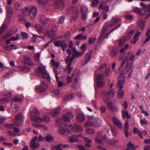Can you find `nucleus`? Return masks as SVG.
Instances as JSON below:
<instances>
[{
    "mask_svg": "<svg viewBox=\"0 0 150 150\" xmlns=\"http://www.w3.org/2000/svg\"><path fill=\"white\" fill-rule=\"evenodd\" d=\"M39 112L38 110L35 109L30 112L31 118L32 120L37 122H44L45 123H48L50 121V117L46 115H44L40 117L38 116Z\"/></svg>",
    "mask_w": 150,
    "mask_h": 150,
    "instance_id": "obj_1",
    "label": "nucleus"
},
{
    "mask_svg": "<svg viewBox=\"0 0 150 150\" xmlns=\"http://www.w3.org/2000/svg\"><path fill=\"white\" fill-rule=\"evenodd\" d=\"M120 20L115 17H113L108 26L104 25L102 27L100 35L99 37V40H102L104 39L109 34L108 31L109 28L112 27L115 25Z\"/></svg>",
    "mask_w": 150,
    "mask_h": 150,
    "instance_id": "obj_2",
    "label": "nucleus"
},
{
    "mask_svg": "<svg viewBox=\"0 0 150 150\" xmlns=\"http://www.w3.org/2000/svg\"><path fill=\"white\" fill-rule=\"evenodd\" d=\"M22 12L24 16H28L30 19H34L37 15L38 10L36 6L31 5L24 7Z\"/></svg>",
    "mask_w": 150,
    "mask_h": 150,
    "instance_id": "obj_3",
    "label": "nucleus"
},
{
    "mask_svg": "<svg viewBox=\"0 0 150 150\" xmlns=\"http://www.w3.org/2000/svg\"><path fill=\"white\" fill-rule=\"evenodd\" d=\"M15 123L11 124H6L4 125V126L5 128L9 129H13L14 126L16 125L19 126L23 123V119L22 114L19 113L16 116L14 120Z\"/></svg>",
    "mask_w": 150,
    "mask_h": 150,
    "instance_id": "obj_4",
    "label": "nucleus"
},
{
    "mask_svg": "<svg viewBox=\"0 0 150 150\" xmlns=\"http://www.w3.org/2000/svg\"><path fill=\"white\" fill-rule=\"evenodd\" d=\"M126 62L127 66L125 69V71L124 72V71H122L120 72L119 76L120 78L122 77L123 75H125V74L128 75L129 77L131 76L132 74V67L133 66V63H132L131 65H130L129 64L128 60L126 59V58H125V59L123 60L122 61V66H123Z\"/></svg>",
    "mask_w": 150,
    "mask_h": 150,
    "instance_id": "obj_5",
    "label": "nucleus"
},
{
    "mask_svg": "<svg viewBox=\"0 0 150 150\" xmlns=\"http://www.w3.org/2000/svg\"><path fill=\"white\" fill-rule=\"evenodd\" d=\"M125 82V80H119L117 85V88L119 91L117 95V97L120 99H121L123 98L124 94V91L122 90L123 88V85Z\"/></svg>",
    "mask_w": 150,
    "mask_h": 150,
    "instance_id": "obj_6",
    "label": "nucleus"
},
{
    "mask_svg": "<svg viewBox=\"0 0 150 150\" xmlns=\"http://www.w3.org/2000/svg\"><path fill=\"white\" fill-rule=\"evenodd\" d=\"M38 72L40 75H41L43 77L46 79H48L49 76L47 73L45 66L40 65L38 69Z\"/></svg>",
    "mask_w": 150,
    "mask_h": 150,
    "instance_id": "obj_7",
    "label": "nucleus"
},
{
    "mask_svg": "<svg viewBox=\"0 0 150 150\" xmlns=\"http://www.w3.org/2000/svg\"><path fill=\"white\" fill-rule=\"evenodd\" d=\"M106 138V136L103 132H99L97 134V136L95 139V142L100 144H103V142Z\"/></svg>",
    "mask_w": 150,
    "mask_h": 150,
    "instance_id": "obj_8",
    "label": "nucleus"
},
{
    "mask_svg": "<svg viewBox=\"0 0 150 150\" xmlns=\"http://www.w3.org/2000/svg\"><path fill=\"white\" fill-rule=\"evenodd\" d=\"M150 5L148 6L146 8L141 9L139 15L145 16V19H147L150 16Z\"/></svg>",
    "mask_w": 150,
    "mask_h": 150,
    "instance_id": "obj_9",
    "label": "nucleus"
},
{
    "mask_svg": "<svg viewBox=\"0 0 150 150\" xmlns=\"http://www.w3.org/2000/svg\"><path fill=\"white\" fill-rule=\"evenodd\" d=\"M54 43L55 45L57 47H61L63 50H65L68 45L67 43H65L63 40H56L54 42Z\"/></svg>",
    "mask_w": 150,
    "mask_h": 150,
    "instance_id": "obj_10",
    "label": "nucleus"
},
{
    "mask_svg": "<svg viewBox=\"0 0 150 150\" xmlns=\"http://www.w3.org/2000/svg\"><path fill=\"white\" fill-rule=\"evenodd\" d=\"M81 16L83 19L85 20L87 17L88 8L85 6H82L81 7Z\"/></svg>",
    "mask_w": 150,
    "mask_h": 150,
    "instance_id": "obj_11",
    "label": "nucleus"
},
{
    "mask_svg": "<svg viewBox=\"0 0 150 150\" xmlns=\"http://www.w3.org/2000/svg\"><path fill=\"white\" fill-rule=\"evenodd\" d=\"M70 128L74 132H83V129L81 127L79 124H74L70 126Z\"/></svg>",
    "mask_w": 150,
    "mask_h": 150,
    "instance_id": "obj_12",
    "label": "nucleus"
},
{
    "mask_svg": "<svg viewBox=\"0 0 150 150\" xmlns=\"http://www.w3.org/2000/svg\"><path fill=\"white\" fill-rule=\"evenodd\" d=\"M58 132L59 134L62 135H67L69 133L66 127L63 126L59 127Z\"/></svg>",
    "mask_w": 150,
    "mask_h": 150,
    "instance_id": "obj_13",
    "label": "nucleus"
},
{
    "mask_svg": "<svg viewBox=\"0 0 150 150\" xmlns=\"http://www.w3.org/2000/svg\"><path fill=\"white\" fill-rule=\"evenodd\" d=\"M81 136V134L72 135L69 137V142L70 143L77 142L79 141V138Z\"/></svg>",
    "mask_w": 150,
    "mask_h": 150,
    "instance_id": "obj_14",
    "label": "nucleus"
},
{
    "mask_svg": "<svg viewBox=\"0 0 150 150\" xmlns=\"http://www.w3.org/2000/svg\"><path fill=\"white\" fill-rule=\"evenodd\" d=\"M37 139L38 137H35L32 139L31 141L30 145L33 149H35L37 148L39 146V143H36V142Z\"/></svg>",
    "mask_w": 150,
    "mask_h": 150,
    "instance_id": "obj_15",
    "label": "nucleus"
},
{
    "mask_svg": "<svg viewBox=\"0 0 150 150\" xmlns=\"http://www.w3.org/2000/svg\"><path fill=\"white\" fill-rule=\"evenodd\" d=\"M47 87V86L45 83H42L40 86L37 87L35 88V91L36 92H41L45 90Z\"/></svg>",
    "mask_w": 150,
    "mask_h": 150,
    "instance_id": "obj_16",
    "label": "nucleus"
},
{
    "mask_svg": "<svg viewBox=\"0 0 150 150\" xmlns=\"http://www.w3.org/2000/svg\"><path fill=\"white\" fill-rule=\"evenodd\" d=\"M145 25V21L142 20H138L137 23V26L139 28H140L142 31L144 30Z\"/></svg>",
    "mask_w": 150,
    "mask_h": 150,
    "instance_id": "obj_17",
    "label": "nucleus"
},
{
    "mask_svg": "<svg viewBox=\"0 0 150 150\" xmlns=\"http://www.w3.org/2000/svg\"><path fill=\"white\" fill-rule=\"evenodd\" d=\"M73 117V115L71 113H68L63 116V119L66 122H69Z\"/></svg>",
    "mask_w": 150,
    "mask_h": 150,
    "instance_id": "obj_18",
    "label": "nucleus"
},
{
    "mask_svg": "<svg viewBox=\"0 0 150 150\" xmlns=\"http://www.w3.org/2000/svg\"><path fill=\"white\" fill-rule=\"evenodd\" d=\"M112 120L114 124L117 126L119 128L121 129L122 128V123L116 117H113Z\"/></svg>",
    "mask_w": 150,
    "mask_h": 150,
    "instance_id": "obj_19",
    "label": "nucleus"
},
{
    "mask_svg": "<svg viewBox=\"0 0 150 150\" xmlns=\"http://www.w3.org/2000/svg\"><path fill=\"white\" fill-rule=\"evenodd\" d=\"M64 6V1L63 0H58L55 3L54 8H62Z\"/></svg>",
    "mask_w": 150,
    "mask_h": 150,
    "instance_id": "obj_20",
    "label": "nucleus"
},
{
    "mask_svg": "<svg viewBox=\"0 0 150 150\" xmlns=\"http://www.w3.org/2000/svg\"><path fill=\"white\" fill-rule=\"evenodd\" d=\"M93 126L95 127H100L102 125V121L98 118H95L93 121Z\"/></svg>",
    "mask_w": 150,
    "mask_h": 150,
    "instance_id": "obj_21",
    "label": "nucleus"
},
{
    "mask_svg": "<svg viewBox=\"0 0 150 150\" xmlns=\"http://www.w3.org/2000/svg\"><path fill=\"white\" fill-rule=\"evenodd\" d=\"M135 57V56L134 54L130 52H128L127 53V55L125 56V58L126 59L128 60H130L132 61L134 60Z\"/></svg>",
    "mask_w": 150,
    "mask_h": 150,
    "instance_id": "obj_22",
    "label": "nucleus"
},
{
    "mask_svg": "<svg viewBox=\"0 0 150 150\" xmlns=\"http://www.w3.org/2000/svg\"><path fill=\"white\" fill-rule=\"evenodd\" d=\"M115 93V90L114 89L109 90L107 93L105 97L107 98H112L114 97Z\"/></svg>",
    "mask_w": 150,
    "mask_h": 150,
    "instance_id": "obj_23",
    "label": "nucleus"
},
{
    "mask_svg": "<svg viewBox=\"0 0 150 150\" xmlns=\"http://www.w3.org/2000/svg\"><path fill=\"white\" fill-rule=\"evenodd\" d=\"M95 77L97 81L104 80V75L102 74H98L96 71L95 75Z\"/></svg>",
    "mask_w": 150,
    "mask_h": 150,
    "instance_id": "obj_24",
    "label": "nucleus"
},
{
    "mask_svg": "<svg viewBox=\"0 0 150 150\" xmlns=\"http://www.w3.org/2000/svg\"><path fill=\"white\" fill-rule=\"evenodd\" d=\"M141 33L140 32L137 31L134 35V39L131 40V42L134 44L136 43L139 39V36Z\"/></svg>",
    "mask_w": 150,
    "mask_h": 150,
    "instance_id": "obj_25",
    "label": "nucleus"
},
{
    "mask_svg": "<svg viewBox=\"0 0 150 150\" xmlns=\"http://www.w3.org/2000/svg\"><path fill=\"white\" fill-rule=\"evenodd\" d=\"M76 119L79 122H83L85 120V117L83 114H79L76 116Z\"/></svg>",
    "mask_w": 150,
    "mask_h": 150,
    "instance_id": "obj_26",
    "label": "nucleus"
},
{
    "mask_svg": "<svg viewBox=\"0 0 150 150\" xmlns=\"http://www.w3.org/2000/svg\"><path fill=\"white\" fill-rule=\"evenodd\" d=\"M60 110V108H57L55 109L52 111L51 112V114L53 117L56 116L59 114Z\"/></svg>",
    "mask_w": 150,
    "mask_h": 150,
    "instance_id": "obj_27",
    "label": "nucleus"
},
{
    "mask_svg": "<svg viewBox=\"0 0 150 150\" xmlns=\"http://www.w3.org/2000/svg\"><path fill=\"white\" fill-rule=\"evenodd\" d=\"M55 74L56 80L57 82L58 86L59 87H61L63 86V85L64 84V83H63L62 81H59V76L57 75V72L56 70L55 71Z\"/></svg>",
    "mask_w": 150,
    "mask_h": 150,
    "instance_id": "obj_28",
    "label": "nucleus"
},
{
    "mask_svg": "<svg viewBox=\"0 0 150 150\" xmlns=\"http://www.w3.org/2000/svg\"><path fill=\"white\" fill-rule=\"evenodd\" d=\"M35 28L37 31L39 33H42L43 32V28L39 25L36 24L35 25Z\"/></svg>",
    "mask_w": 150,
    "mask_h": 150,
    "instance_id": "obj_29",
    "label": "nucleus"
},
{
    "mask_svg": "<svg viewBox=\"0 0 150 150\" xmlns=\"http://www.w3.org/2000/svg\"><path fill=\"white\" fill-rule=\"evenodd\" d=\"M133 131L134 134H138L140 138L142 139L143 138L142 132L141 131L139 130L138 128L134 127Z\"/></svg>",
    "mask_w": 150,
    "mask_h": 150,
    "instance_id": "obj_30",
    "label": "nucleus"
},
{
    "mask_svg": "<svg viewBox=\"0 0 150 150\" xmlns=\"http://www.w3.org/2000/svg\"><path fill=\"white\" fill-rule=\"evenodd\" d=\"M118 53V50L116 48H113L111 50L110 55L112 57H115Z\"/></svg>",
    "mask_w": 150,
    "mask_h": 150,
    "instance_id": "obj_31",
    "label": "nucleus"
},
{
    "mask_svg": "<svg viewBox=\"0 0 150 150\" xmlns=\"http://www.w3.org/2000/svg\"><path fill=\"white\" fill-rule=\"evenodd\" d=\"M74 57L72 56L71 58L70 55L67 56V58L65 59V62L67 65H71V62L74 59Z\"/></svg>",
    "mask_w": 150,
    "mask_h": 150,
    "instance_id": "obj_32",
    "label": "nucleus"
},
{
    "mask_svg": "<svg viewBox=\"0 0 150 150\" xmlns=\"http://www.w3.org/2000/svg\"><path fill=\"white\" fill-rule=\"evenodd\" d=\"M125 134L126 137H127L129 135L128 131L129 129V124L127 121H126L125 123Z\"/></svg>",
    "mask_w": 150,
    "mask_h": 150,
    "instance_id": "obj_33",
    "label": "nucleus"
},
{
    "mask_svg": "<svg viewBox=\"0 0 150 150\" xmlns=\"http://www.w3.org/2000/svg\"><path fill=\"white\" fill-rule=\"evenodd\" d=\"M73 16H75L74 18H77L79 15V9L76 7H74L73 9Z\"/></svg>",
    "mask_w": 150,
    "mask_h": 150,
    "instance_id": "obj_34",
    "label": "nucleus"
},
{
    "mask_svg": "<svg viewBox=\"0 0 150 150\" xmlns=\"http://www.w3.org/2000/svg\"><path fill=\"white\" fill-rule=\"evenodd\" d=\"M86 132L89 135L94 134L95 133V130L94 129L88 128L86 129Z\"/></svg>",
    "mask_w": 150,
    "mask_h": 150,
    "instance_id": "obj_35",
    "label": "nucleus"
},
{
    "mask_svg": "<svg viewBox=\"0 0 150 150\" xmlns=\"http://www.w3.org/2000/svg\"><path fill=\"white\" fill-rule=\"evenodd\" d=\"M55 33L52 31L50 32L49 30H47L44 33L45 36L49 38H51L54 35Z\"/></svg>",
    "mask_w": 150,
    "mask_h": 150,
    "instance_id": "obj_36",
    "label": "nucleus"
},
{
    "mask_svg": "<svg viewBox=\"0 0 150 150\" xmlns=\"http://www.w3.org/2000/svg\"><path fill=\"white\" fill-rule=\"evenodd\" d=\"M25 63L29 66H32L33 64L29 57H25Z\"/></svg>",
    "mask_w": 150,
    "mask_h": 150,
    "instance_id": "obj_37",
    "label": "nucleus"
},
{
    "mask_svg": "<svg viewBox=\"0 0 150 150\" xmlns=\"http://www.w3.org/2000/svg\"><path fill=\"white\" fill-rule=\"evenodd\" d=\"M91 52H88L86 55V56L85 57L86 59H85V62L87 63L89 62L91 59Z\"/></svg>",
    "mask_w": 150,
    "mask_h": 150,
    "instance_id": "obj_38",
    "label": "nucleus"
},
{
    "mask_svg": "<svg viewBox=\"0 0 150 150\" xmlns=\"http://www.w3.org/2000/svg\"><path fill=\"white\" fill-rule=\"evenodd\" d=\"M134 31L133 30H131L129 31L128 32L127 35L126 37V40H129L130 38L132 35L134 33Z\"/></svg>",
    "mask_w": 150,
    "mask_h": 150,
    "instance_id": "obj_39",
    "label": "nucleus"
},
{
    "mask_svg": "<svg viewBox=\"0 0 150 150\" xmlns=\"http://www.w3.org/2000/svg\"><path fill=\"white\" fill-rule=\"evenodd\" d=\"M53 136L50 134H47L45 137L46 141L49 142H51L53 140Z\"/></svg>",
    "mask_w": 150,
    "mask_h": 150,
    "instance_id": "obj_40",
    "label": "nucleus"
},
{
    "mask_svg": "<svg viewBox=\"0 0 150 150\" xmlns=\"http://www.w3.org/2000/svg\"><path fill=\"white\" fill-rule=\"evenodd\" d=\"M19 68L20 70H22L25 72H29L30 71V68L24 66H22L19 67Z\"/></svg>",
    "mask_w": 150,
    "mask_h": 150,
    "instance_id": "obj_41",
    "label": "nucleus"
},
{
    "mask_svg": "<svg viewBox=\"0 0 150 150\" xmlns=\"http://www.w3.org/2000/svg\"><path fill=\"white\" fill-rule=\"evenodd\" d=\"M128 148L130 149L131 150H136V149L134 145L131 142H129L127 144Z\"/></svg>",
    "mask_w": 150,
    "mask_h": 150,
    "instance_id": "obj_42",
    "label": "nucleus"
},
{
    "mask_svg": "<svg viewBox=\"0 0 150 150\" xmlns=\"http://www.w3.org/2000/svg\"><path fill=\"white\" fill-rule=\"evenodd\" d=\"M104 102L105 104H107V106L109 108L112 109L113 108L112 103L111 101H108L104 99Z\"/></svg>",
    "mask_w": 150,
    "mask_h": 150,
    "instance_id": "obj_43",
    "label": "nucleus"
},
{
    "mask_svg": "<svg viewBox=\"0 0 150 150\" xmlns=\"http://www.w3.org/2000/svg\"><path fill=\"white\" fill-rule=\"evenodd\" d=\"M99 0H92L91 6L93 8H94L99 3Z\"/></svg>",
    "mask_w": 150,
    "mask_h": 150,
    "instance_id": "obj_44",
    "label": "nucleus"
},
{
    "mask_svg": "<svg viewBox=\"0 0 150 150\" xmlns=\"http://www.w3.org/2000/svg\"><path fill=\"white\" fill-rule=\"evenodd\" d=\"M87 38V36H83L82 34H80L78 35L75 38V39H79L80 40H85Z\"/></svg>",
    "mask_w": 150,
    "mask_h": 150,
    "instance_id": "obj_45",
    "label": "nucleus"
},
{
    "mask_svg": "<svg viewBox=\"0 0 150 150\" xmlns=\"http://www.w3.org/2000/svg\"><path fill=\"white\" fill-rule=\"evenodd\" d=\"M12 101L15 102H21L22 101V100L20 98H18L17 96H15L13 97L11 99Z\"/></svg>",
    "mask_w": 150,
    "mask_h": 150,
    "instance_id": "obj_46",
    "label": "nucleus"
},
{
    "mask_svg": "<svg viewBox=\"0 0 150 150\" xmlns=\"http://www.w3.org/2000/svg\"><path fill=\"white\" fill-rule=\"evenodd\" d=\"M122 116L124 119L126 117L128 118H129L130 117V116L128 115L127 111L124 110H122Z\"/></svg>",
    "mask_w": 150,
    "mask_h": 150,
    "instance_id": "obj_47",
    "label": "nucleus"
},
{
    "mask_svg": "<svg viewBox=\"0 0 150 150\" xmlns=\"http://www.w3.org/2000/svg\"><path fill=\"white\" fill-rule=\"evenodd\" d=\"M12 95V93L11 92L9 91H6L5 92L3 93V95L7 97V98H11Z\"/></svg>",
    "mask_w": 150,
    "mask_h": 150,
    "instance_id": "obj_48",
    "label": "nucleus"
},
{
    "mask_svg": "<svg viewBox=\"0 0 150 150\" xmlns=\"http://www.w3.org/2000/svg\"><path fill=\"white\" fill-rule=\"evenodd\" d=\"M9 100V98L4 97L0 99V102L1 103L3 104L7 103Z\"/></svg>",
    "mask_w": 150,
    "mask_h": 150,
    "instance_id": "obj_49",
    "label": "nucleus"
},
{
    "mask_svg": "<svg viewBox=\"0 0 150 150\" xmlns=\"http://www.w3.org/2000/svg\"><path fill=\"white\" fill-rule=\"evenodd\" d=\"M92 125H93V122L92 123L90 121H87L85 123L84 125L86 127H90Z\"/></svg>",
    "mask_w": 150,
    "mask_h": 150,
    "instance_id": "obj_50",
    "label": "nucleus"
},
{
    "mask_svg": "<svg viewBox=\"0 0 150 150\" xmlns=\"http://www.w3.org/2000/svg\"><path fill=\"white\" fill-rule=\"evenodd\" d=\"M71 65H67L66 68V70L69 74H70V72L72 71L73 69V67H71Z\"/></svg>",
    "mask_w": 150,
    "mask_h": 150,
    "instance_id": "obj_51",
    "label": "nucleus"
},
{
    "mask_svg": "<svg viewBox=\"0 0 150 150\" xmlns=\"http://www.w3.org/2000/svg\"><path fill=\"white\" fill-rule=\"evenodd\" d=\"M11 106L13 109H15L16 111H17L18 110L19 108L18 106L15 104H13L12 103H11Z\"/></svg>",
    "mask_w": 150,
    "mask_h": 150,
    "instance_id": "obj_52",
    "label": "nucleus"
},
{
    "mask_svg": "<svg viewBox=\"0 0 150 150\" xmlns=\"http://www.w3.org/2000/svg\"><path fill=\"white\" fill-rule=\"evenodd\" d=\"M97 83L98 86L99 87H103L104 83V81H97Z\"/></svg>",
    "mask_w": 150,
    "mask_h": 150,
    "instance_id": "obj_53",
    "label": "nucleus"
},
{
    "mask_svg": "<svg viewBox=\"0 0 150 150\" xmlns=\"http://www.w3.org/2000/svg\"><path fill=\"white\" fill-rule=\"evenodd\" d=\"M40 21L43 24H45L47 23L48 20L45 16H43L40 19Z\"/></svg>",
    "mask_w": 150,
    "mask_h": 150,
    "instance_id": "obj_54",
    "label": "nucleus"
},
{
    "mask_svg": "<svg viewBox=\"0 0 150 150\" xmlns=\"http://www.w3.org/2000/svg\"><path fill=\"white\" fill-rule=\"evenodd\" d=\"M140 10L141 9L137 7H134L132 9V10L134 12H135L137 13H138L139 14Z\"/></svg>",
    "mask_w": 150,
    "mask_h": 150,
    "instance_id": "obj_55",
    "label": "nucleus"
},
{
    "mask_svg": "<svg viewBox=\"0 0 150 150\" xmlns=\"http://www.w3.org/2000/svg\"><path fill=\"white\" fill-rule=\"evenodd\" d=\"M118 143V142L116 140H110L109 141V143L111 145H115L117 144Z\"/></svg>",
    "mask_w": 150,
    "mask_h": 150,
    "instance_id": "obj_56",
    "label": "nucleus"
},
{
    "mask_svg": "<svg viewBox=\"0 0 150 150\" xmlns=\"http://www.w3.org/2000/svg\"><path fill=\"white\" fill-rule=\"evenodd\" d=\"M38 3L42 5H45L47 3L46 0H37Z\"/></svg>",
    "mask_w": 150,
    "mask_h": 150,
    "instance_id": "obj_57",
    "label": "nucleus"
},
{
    "mask_svg": "<svg viewBox=\"0 0 150 150\" xmlns=\"http://www.w3.org/2000/svg\"><path fill=\"white\" fill-rule=\"evenodd\" d=\"M8 50H12L13 49L15 50L17 48L16 46L13 44H11L8 45Z\"/></svg>",
    "mask_w": 150,
    "mask_h": 150,
    "instance_id": "obj_58",
    "label": "nucleus"
},
{
    "mask_svg": "<svg viewBox=\"0 0 150 150\" xmlns=\"http://www.w3.org/2000/svg\"><path fill=\"white\" fill-rule=\"evenodd\" d=\"M107 64L104 63L102 64L100 66V70L101 71L103 72L106 68Z\"/></svg>",
    "mask_w": 150,
    "mask_h": 150,
    "instance_id": "obj_59",
    "label": "nucleus"
},
{
    "mask_svg": "<svg viewBox=\"0 0 150 150\" xmlns=\"http://www.w3.org/2000/svg\"><path fill=\"white\" fill-rule=\"evenodd\" d=\"M96 38H90L89 40V43L90 44H92L94 43Z\"/></svg>",
    "mask_w": 150,
    "mask_h": 150,
    "instance_id": "obj_60",
    "label": "nucleus"
},
{
    "mask_svg": "<svg viewBox=\"0 0 150 150\" xmlns=\"http://www.w3.org/2000/svg\"><path fill=\"white\" fill-rule=\"evenodd\" d=\"M51 62L52 65L56 68L58 67L59 65V63L58 62L56 63L55 61L54 60H51Z\"/></svg>",
    "mask_w": 150,
    "mask_h": 150,
    "instance_id": "obj_61",
    "label": "nucleus"
},
{
    "mask_svg": "<svg viewBox=\"0 0 150 150\" xmlns=\"http://www.w3.org/2000/svg\"><path fill=\"white\" fill-rule=\"evenodd\" d=\"M84 141L86 143H92V141L87 137H84Z\"/></svg>",
    "mask_w": 150,
    "mask_h": 150,
    "instance_id": "obj_62",
    "label": "nucleus"
},
{
    "mask_svg": "<svg viewBox=\"0 0 150 150\" xmlns=\"http://www.w3.org/2000/svg\"><path fill=\"white\" fill-rule=\"evenodd\" d=\"M8 134L11 136L15 137L16 136L15 133L11 130H9L8 131Z\"/></svg>",
    "mask_w": 150,
    "mask_h": 150,
    "instance_id": "obj_63",
    "label": "nucleus"
},
{
    "mask_svg": "<svg viewBox=\"0 0 150 150\" xmlns=\"http://www.w3.org/2000/svg\"><path fill=\"white\" fill-rule=\"evenodd\" d=\"M97 148L98 150H107L105 147L101 145L97 146Z\"/></svg>",
    "mask_w": 150,
    "mask_h": 150,
    "instance_id": "obj_64",
    "label": "nucleus"
}]
</instances>
